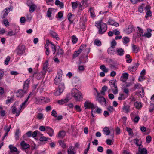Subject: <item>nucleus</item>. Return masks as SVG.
<instances>
[{"instance_id": "40", "label": "nucleus", "mask_w": 154, "mask_h": 154, "mask_svg": "<svg viewBox=\"0 0 154 154\" xmlns=\"http://www.w3.org/2000/svg\"><path fill=\"white\" fill-rule=\"evenodd\" d=\"M72 7L73 9H76L78 5L77 2H71Z\"/></svg>"}, {"instance_id": "46", "label": "nucleus", "mask_w": 154, "mask_h": 154, "mask_svg": "<svg viewBox=\"0 0 154 154\" xmlns=\"http://www.w3.org/2000/svg\"><path fill=\"white\" fill-rule=\"evenodd\" d=\"M108 87L106 86H103L102 88L101 91V93L103 95H105V91L107 89Z\"/></svg>"}, {"instance_id": "31", "label": "nucleus", "mask_w": 154, "mask_h": 154, "mask_svg": "<svg viewBox=\"0 0 154 154\" xmlns=\"http://www.w3.org/2000/svg\"><path fill=\"white\" fill-rule=\"evenodd\" d=\"M65 135L66 132L64 131H62L59 132L57 135V137L60 138H63L64 137Z\"/></svg>"}, {"instance_id": "28", "label": "nucleus", "mask_w": 154, "mask_h": 154, "mask_svg": "<svg viewBox=\"0 0 154 154\" xmlns=\"http://www.w3.org/2000/svg\"><path fill=\"white\" fill-rule=\"evenodd\" d=\"M11 10H11L10 8H7L5 9L3 11L4 12V13L3 16V18H5L6 16H7L10 11Z\"/></svg>"}, {"instance_id": "55", "label": "nucleus", "mask_w": 154, "mask_h": 154, "mask_svg": "<svg viewBox=\"0 0 154 154\" xmlns=\"http://www.w3.org/2000/svg\"><path fill=\"white\" fill-rule=\"evenodd\" d=\"M152 137L150 135L147 136L146 137V142L147 143H149L151 141Z\"/></svg>"}, {"instance_id": "63", "label": "nucleus", "mask_w": 154, "mask_h": 154, "mask_svg": "<svg viewBox=\"0 0 154 154\" xmlns=\"http://www.w3.org/2000/svg\"><path fill=\"white\" fill-rule=\"evenodd\" d=\"M10 60V57L9 56H7L5 60V63L6 65H8V62Z\"/></svg>"}, {"instance_id": "61", "label": "nucleus", "mask_w": 154, "mask_h": 154, "mask_svg": "<svg viewBox=\"0 0 154 154\" xmlns=\"http://www.w3.org/2000/svg\"><path fill=\"white\" fill-rule=\"evenodd\" d=\"M3 23L6 27L9 26V23L7 19H5L3 21Z\"/></svg>"}, {"instance_id": "64", "label": "nucleus", "mask_w": 154, "mask_h": 154, "mask_svg": "<svg viewBox=\"0 0 154 154\" xmlns=\"http://www.w3.org/2000/svg\"><path fill=\"white\" fill-rule=\"evenodd\" d=\"M80 53L77 51H75L73 54V57L75 58L78 56Z\"/></svg>"}, {"instance_id": "2", "label": "nucleus", "mask_w": 154, "mask_h": 154, "mask_svg": "<svg viewBox=\"0 0 154 154\" xmlns=\"http://www.w3.org/2000/svg\"><path fill=\"white\" fill-rule=\"evenodd\" d=\"M72 96L77 101H80L82 99V94L80 91L76 88H73L71 91Z\"/></svg>"}, {"instance_id": "22", "label": "nucleus", "mask_w": 154, "mask_h": 154, "mask_svg": "<svg viewBox=\"0 0 154 154\" xmlns=\"http://www.w3.org/2000/svg\"><path fill=\"white\" fill-rule=\"evenodd\" d=\"M50 34L51 36L55 38L56 40H58L59 39V38L58 37L57 34L54 31H50Z\"/></svg>"}, {"instance_id": "14", "label": "nucleus", "mask_w": 154, "mask_h": 154, "mask_svg": "<svg viewBox=\"0 0 154 154\" xmlns=\"http://www.w3.org/2000/svg\"><path fill=\"white\" fill-rule=\"evenodd\" d=\"M26 93V91L22 90H18L16 93V96L19 98H22Z\"/></svg>"}, {"instance_id": "50", "label": "nucleus", "mask_w": 154, "mask_h": 154, "mask_svg": "<svg viewBox=\"0 0 154 154\" xmlns=\"http://www.w3.org/2000/svg\"><path fill=\"white\" fill-rule=\"evenodd\" d=\"M122 39L123 40V42L125 44L128 43L129 41V38L127 37H123Z\"/></svg>"}, {"instance_id": "7", "label": "nucleus", "mask_w": 154, "mask_h": 154, "mask_svg": "<svg viewBox=\"0 0 154 154\" xmlns=\"http://www.w3.org/2000/svg\"><path fill=\"white\" fill-rule=\"evenodd\" d=\"M87 1L88 0H82L79 4V8L80 10H82L88 6L89 4L87 3Z\"/></svg>"}, {"instance_id": "10", "label": "nucleus", "mask_w": 154, "mask_h": 154, "mask_svg": "<svg viewBox=\"0 0 154 154\" xmlns=\"http://www.w3.org/2000/svg\"><path fill=\"white\" fill-rule=\"evenodd\" d=\"M32 94L31 92L25 101L20 105V107L19 108L20 111H21V109H24L26 107V106L28 104L27 103V101L30 97L32 96Z\"/></svg>"}, {"instance_id": "33", "label": "nucleus", "mask_w": 154, "mask_h": 154, "mask_svg": "<svg viewBox=\"0 0 154 154\" xmlns=\"http://www.w3.org/2000/svg\"><path fill=\"white\" fill-rule=\"evenodd\" d=\"M114 48L112 47H110L108 49V54H112L114 55L116 53V51H115Z\"/></svg>"}, {"instance_id": "59", "label": "nucleus", "mask_w": 154, "mask_h": 154, "mask_svg": "<svg viewBox=\"0 0 154 154\" xmlns=\"http://www.w3.org/2000/svg\"><path fill=\"white\" fill-rule=\"evenodd\" d=\"M94 43L95 45H97V46H99L101 45V42L100 41L96 39L95 40Z\"/></svg>"}, {"instance_id": "38", "label": "nucleus", "mask_w": 154, "mask_h": 154, "mask_svg": "<svg viewBox=\"0 0 154 154\" xmlns=\"http://www.w3.org/2000/svg\"><path fill=\"white\" fill-rule=\"evenodd\" d=\"M130 55L129 54H127L125 56V58L126 59V62L127 63H129L132 62V59L130 58Z\"/></svg>"}, {"instance_id": "58", "label": "nucleus", "mask_w": 154, "mask_h": 154, "mask_svg": "<svg viewBox=\"0 0 154 154\" xmlns=\"http://www.w3.org/2000/svg\"><path fill=\"white\" fill-rule=\"evenodd\" d=\"M152 16V12L150 10L146 12L145 15V17L147 18L149 17Z\"/></svg>"}, {"instance_id": "30", "label": "nucleus", "mask_w": 154, "mask_h": 154, "mask_svg": "<svg viewBox=\"0 0 154 154\" xmlns=\"http://www.w3.org/2000/svg\"><path fill=\"white\" fill-rule=\"evenodd\" d=\"M20 110H17V108L15 107H14L12 109V112L13 114H14L16 113V116H18L20 113Z\"/></svg>"}, {"instance_id": "13", "label": "nucleus", "mask_w": 154, "mask_h": 154, "mask_svg": "<svg viewBox=\"0 0 154 154\" xmlns=\"http://www.w3.org/2000/svg\"><path fill=\"white\" fill-rule=\"evenodd\" d=\"M21 148L23 150H25L30 147V146L24 141H22L20 143Z\"/></svg>"}, {"instance_id": "23", "label": "nucleus", "mask_w": 154, "mask_h": 154, "mask_svg": "<svg viewBox=\"0 0 154 154\" xmlns=\"http://www.w3.org/2000/svg\"><path fill=\"white\" fill-rule=\"evenodd\" d=\"M128 74L126 73L122 74L121 76L120 80L123 82H125L128 78Z\"/></svg>"}, {"instance_id": "36", "label": "nucleus", "mask_w": 154, "mask_h": 154, "mask_svg": "<svg viewBox=\"0 0 154 154\" xmlns=\"http://www.w3.org/2000/svg\"><path fill=\"white\" fill-rule=\"evenodd\" d=\"M134 142V143L137 146H141L142 142L139 139H135L133 140Z\"/></svg>"}, {"instance_id": "11", "label": "nucleus", "mask_w": 154, "mask_h": 154, "mask_svg": "<svg viewBox=\"0 0 154 154\" xmlns=\"http://www.w3.org/2000/svg\"><path fill=\"white\" fill-rule=\"evenodd\" d=\"M134 30L133 26L132 25H130L126 27L124 30L126 34H130L132 33Z\"/></svg>"}, {"instance_id": "39", "label": "nucleus", "mask_w": 154, "mask_h": 154, "mask_svg": "<svg viewBox=\"0 0 154 154\" xmlns=\"http://www.w3.org/2000/svg\"><path fill=\"white\" fill-rule=\"evenodd\" d=\"M55 4L57 5H59L61 8H63V4L58 0H56Z\"/></svg>"}, {"instance_id": "49", "label": "nucleus", "mask_w": 154, "mask_h": 154, "mask_svg": "<svg viewBox=\"0 0 154 154\" xmlns=\"http://www.w3.org/2000/svg\"><path fill=\"white\" fill-rule=\"evenodd\" d=\"M72 41L73 44L76 43L78 41V38L75 36L73 35L72 38Z\"/></svg>"}, {"instance_id": "17", "label": "nucleus", "mask_w": 154, "mask_h": 154, "mask_svg": "<svg viewBox=\"0 0 154 154\" xmlns=\"http://www.w3.org/2000/svg\"><path fill=\"white\" fill-rule=\"evenodd\" d=\"M141 154H147V151L146 149L144 148L143 146H139L138 148V152Z\"/></svg>"}, {"instance_id": "60", "label": "nucleus", "mask_w": 154, "mask_h": 154, "mask_svg": "<svg viewBox=\"0 0 154 154\" xmlns=\"http://www.w3.org/2000/svg\"><path fill=\"white\" fill-rule=\"evenodd\" d=\"M20 131L19 130L17 131L15 134V137L16 140H18L19 139V135L20 133Z\"/></svg>"}, {"instance_id": "47", "label": "nucleus", "mask_w": 154, "mask_h": 154, "mask_svg": "<svg viewBox=\"0 0 154 154\" xmlns=\"http://www.w3.org/2000/svg\"><path fill=\"white\" fill-rule=\"evenodd\" d=\"M16 34V32H14L13 30H11L9 31L7 34V35L9 36H11L14 35Z\"/></svg>"}, {"instance_id": "26", "label": "nucleus", "mask_w": 154, "mask_h": 154, "mask_svg": "<svg viewBox=\"0 0 154 154\" xmlns=\"http://www.w3.org/2000/svg\"><path fill=\"white\" fill-rule=\"evenodd\" d=\"M29 82L30 79H28L25 82L23 88L24 91H26L28 89L29 87Z\"/></svg>"}, {"instance_id": "37", "label": "nucleus", "mask_w": 154, "mask_h": 154, "mask_svg": "<svg viewBox=\"0 0 154 154\" xmlns=\"http://www.w3.org/2000/svg\"><path fill=\"white\" fill-rule=\"evenodd\" d=\"M134 106L137 109H140L142 107L141 104L140 102H135L134 104Z\"/></svg>"}, {"instance_id": "3", "label": "nucleus", "mask_w": 154, "mask_h": 154, "mask_svg": "<svg viewBox=\"0 0 154 154\" xmlns=\"http://www.w3.org/2000/svg\"><path fill=\"white\" fill-rule=\"evenodd\" d=\"M65 88L64 85L63 83H61L59 85L57 89L54 92V94L56 96L60 95L63 91Z\"/></svg>"}, {"instance_id": "51", "label": "nucleus", "mask_w": 154, "mask_h": 154, "mask_svg": "<svg viewBox=\"0 0 154 154\" xmlns=\"http://www.w3.org/2000/svg\"><path fill=\"white\" fill-rule=\"evenodd\" d=\"M126 130L128 132L129 135H133V132L131 128L128 127H127L126 128Z\"/></svg>"}, {"instance_id": "57", "label": "nucleus", "mask_w": 154, "mask_h": 154, "mask_svg": "<svg viewBox=\"0 0 154 154\" xmlns=\"http://www.w3.org/2000/svg\"><path fill=\"white\" fill-rule=\"evenodd\" d=\"M139 93H140V95L141 97H142L144 96V92L143 88V87L140 89V90L139 91Z\"/></svg>"}, {"instance_id": "16", "label": "nucleus", "mask_w": 154, "mask_h": 154, "mask_svg": "<svg viewBox=\"0 0 154 154\" xmlns=\"http://www.w3.org/2000/svg\"><path fill=\"white\" fill-rule=\"evenodd\" d=\"M137 35L139 37H142L144 34L143 29L137 26Z\"/></svg>"}, {"instance_id": "9", "label": "nucleus", "mask_w": 154, "mask_h": 154, "mask_svg": "<svg viewBox=\"0 0 154 154\" xmlns=\"http://www.w3.org/2000/svg\"><path fill=\"white\" fill-rule=\"evenodd\" d=\"M114 131L113 128L112 127H105L103 129L104 134L106 135H109L110 133V131Z\"/></svg>"}, {"instance_id": "32", "label": "nucleus", "mask_w": 154, "mask_h": 154, "mask_svg": "<svg viewBox=\"0 0 154 154\" xmlns=\"http://www.w3.org/2000/svg\"><path fill=\"white\" fill-rule=\"evenodd\" d=\"M9 147L11 152H17V149L16 147L13 146L11 145H10Z\"/></svg>"}, {"instance_id": "27", "label": "nucleus", "mask_w": 154, "mask_h": 154, "mask_svg": "<svg viewBox=\"0 0 154 154\" xmlns=\"http://www.w3.org/2000/svg\"><path fill=\"white\" fill-rule=\"evenodd\" d=\"M68 154H75L76 151L74 150V148L72 146H70L68 149Z\"/></svg>"}, {"instance_id": "24", "label": "nucleus", "mask_w": 154, "mask_h": 154, "mask_svg": "<svg viewBox=\"0 0 154 154\" xmlns=\"http://www.w3.org/2000/svg\"><path fill=\"white\" fill-rule=\"evenodd\" d=\"M139 65L138 63H135L133 66H129L128 67V69L130 71L133 72L136 69Z\"/></svg>"}, {"instance_id": "42", "label": "nucleus", "mask_w": 154, "mask_h": 154, "mask_svg": "<svg viewBox=\"0 0 154 154\" xmlns=\"http://www.w3.org/2000/svg\"><path fill=\"white\" fill-rule=\"evenodd\" d=\"M100 69L105 73H107L108 72V69L106 68L104 65H101L100 66Z\"/></svg>"}, {"instance_id": "1", "label": "nucleus", "mask_w": 154, "mask_h": 154, "mask_svg": "<svg viewBox=\"0 0 154 154\" xmlns=\"http://www.w3.org/2000/svg\"><path fill=\"white\" fill-rule=\"evenodd\" d=\"M95 26L98 29L99 33L103 34L107 29V26L106 24L102 22V20H100L95 22Z\"/></svg>"}, {"instance_id": "8", "label": "nucleus", "mask_w": 154, "mask_h": 154, "mask_svg": "<svg viewBox=\"0 0 154 154\" xmlns=\"http://www.w3.org/2000/svg\"><path fill=\"white\" fill-rule=\"evenodd\" d=\"M71 99V97L70 94H68L66 97L65 99H61L57 101V103L60 105H62L64 103L68 102Z\"/></svg>"}, {"instance_id": "19", "label": "nucleus", "mask_w": 154, "mask_h": 154, "mask_svg": "<svg viewBox=\"0 0 154 154\" xmlns=\"http://www.w3.org/2000/svg\"><path fill=\"white\" fill-rule=\"evenodd\" d=\"M116 53L118 55L122 56L124 54V50L121 48H117L116 49Z\"/></svg>"}, {"instance_id": "34", "label": "nucleus", "mask_w": 154, "mask_h": 154, "mask_svg": "<svg viewBox=\"0 0 154 154\" xmlns=\"http://www.w3.org/2000/svg\"><path fill=\"white\" fill-rule=\"evenodd\" d=\"M127 95H126L122 94H119V96L118 98V99L119 100H124L127 97Z\"/></svg>"}, {"instance_id": "15", "label": "nucleus", "mask_w": 154, "mask_h": 154, "mask_svg": "<svg viewBox=\"0 0 154 154\" xmlns=\"http://www.w3.org/2000/svg\"><path fill=\"white\" fill-rule=\"evenodd\" d=\"M96 99L101 105H105L106 104V100L104 97L97 96Z\"/></svg>"}, {"instance_id": "41", "label": "nucleus", "mask_w": 154, "mask_h": 154, "mask_svg": "<svg viewBox=\"0 0 154 154\" xmlns=\"http://www.w3.org/2000/svg\"><path fill=\"white\" fill-rule=\"evenodd\" d=\"M40 100L42 101H43L44 103H48L49 102L50 99L48 98H45L44 97H42L40 98Z\"/></svg>"}, {"instance_id": "29", "label": "nucleus", "mask_w": 154, "mask_h": 154, "mask_svg": "<svg viewBox=\"0 0 154 154\" xmlns=\"http://www.w3.org/2000/svg\"><path fill=\"white\" fill-rule=\"evenodd\" d=\"M61 78L58 77V76L57 75L54 79V83L57 85H60L61 83H63V82H61Z\"/></svg>"}, {"instance_id": "6", "label": "nucleus", "mask_w": 154, "mask_h": 154, "mask_svg": "<svg viewBox=\"0 0 154 154\" xmlns=\"http://www.w3.org/2000/svg\"><path fill=\"white\" fill-rule=\"evenodd\" d=\"M84 107L86 109L91 108L92 109H95L97 107V105H94L90 102L86 101L84 103Z\"/></svg>"}, {"instance_id": "48", "label": "nucleus", "mask_w": 154, "mask_h": 154, "mask_svg": "<svg viewBox=\"0 0 154 154\" xmlns=\"http://www.w3.org/2000/svg\"><path fill=\"white\" fill-rule=\"evenodd\" d=\"M133 51L135 53L138 51L139 48L136 45H133L132 46Z\"/></svg>"}, {"instance_id": "53", "label": "nucleus", "mask_w": 154, "mask_h": 154, "mask_svg": "<svg viewBox=\"0 0 154 154\" xmlns=\"http://www.w3.org/2000/svg\"><path fill=\"white\" fill-rule=\"evenodd\" d=\"M57 54L59 55H60L61 56L62 55L63 53V51L62 50L59 48L57 49Z\"/></svg>"}, {"instance_id": "44", "label": "nucleus", "mask_w": 154, "mask_h": 154, "mask_svg": "<svg viewBox=\"0 0 154 154\" xmlns=\"http://www.w3.org/2000/svg\"><path fill=\"white\" fill-rule=\"evenodd\" d=\"M50 44L51 45V48L52 49V51L53 52V54H54L56 51L55 46L54 44H53L52 42H51Z\"/></svg>"}, {"instance_id": "4", "label": "nucleus", "mask_w": 154, "mask_h": 154, "mask_svg": "<svg viewBox=\"0 0 154 154\" xmlns=\"http://www.w3.org/2000/svg\"><path fill=\"white\" fill-rule=\"evenodd\" d=\"M109 85L112 92L114 94H116L118 93L117 87L113 80H111L109 82Z\"/></svg>"}, {"instance_id": "35", "label": "nucleus", "mask_w": 154, "mask_h": 154, "mask_svg": "<svg viewBox=\"0 0 154 154\" xmlns=\"http://www.w3.org/2000/svg\"><path fill=\"white\" fill-rule=\"evenodd\" d=\"M52 11V8H49L47 12V17H48L49 18L50 20L52 19V18H51V14Z\"/></svg>"}, {"instance_id": "25", "label": "nucleus", "mask_w": 154, "mask_h": 154, "mask_svg": "<svg viewBox=\"0 0 154 154\" xmlns=\"http://www.w3.org/2000/svg\"><path fill=\"white\" fill-rule=\"evenodd\" d=\"M130 106L128 105H124L122 108L123 112L126 113H128L130 111Z\"/></svg>"}, {"instance_id": "54", "label": "nucleus", "mask_w": 154, "mask_h": 154, "mask_svg": "<svg viewBox=\"0 0 154 154\" xmlns=\"http://www.w3.org/2000/svg\"><path fill=\"white\" fill-rule=\"evenodd\" d=\"M152 34L151 33L146 32L143 34L142 37H145L149 38L151 37Z\"/></svg>"}, {"instance_id": "45", "label": "nucleus", "mask_w": 154, "mask_h": 154, "mask_svg": "<svg viewBox=\"0 0 154 154\" xmlns=\"http://www.w3.org/2000/svg\"><path fill=\"white\" fill-rule=\"evenodd\" d=\"M89 10L91 17L92 18L94 17H95V14L93 8L92 7L90 8Z\"/></svg>"}, {"instance_id": "52", "label": "nucleus", "mask_w": 154, "mask_h": 154, "mask_svg": "<svg viewBox=\"0 0 154 154\" xmlns=\"http://www.w3.org/2000/svg\"><path fill=\"white\" fill-rule=\"evenodd\" d=\"M73 16V14L71 13H69L68 14V19L69 20V21L71 23H72V17Z\"/></svg>"}, {"instance_id": "20", "label": "nucleus", "mask_w": 154, "mask_h": 154, "mask_svg": "<svg viewBox=\"0 0 154 154\" xmlns=\"http://www.w3.org/2000/svg\"><path fill=\"white\" fill-rule=\"evenodd\" d=\"M48 61H46L44 64V67H43V71H42L41 72V75H44L45 73L46 72L47 69V68L48 67Z\"/></svg>"}, {"instance_id": "18", "label": "nucleus", "mask_w": 154, "mask_h": 154, "mask_svg": "<svg viewBox=\"0 0 154 154\" xmlns=\"http://www.w3.org/2000/svg\"><path fill=\"white\" fill-rule=\"evenodd\" d=\"M107 23L109 25H113L116 27L118 26H119V24L117 22L115 21L111 18L109 19Z\"/></svg>"}, {"instance_id": "43", "label": "nucleus", "mask_w": 154, "mask_h": 154, "mask_svg": "<svg viewBox=\"0 0 154 154\" xmlns=\"http://www.w3.org/2000/svg\"><path fill=\"white\" fill-rule=\"evenodd\" d=\"M36 118L38 120H43L44 119L43 114L41 113H39L37 115Z\"/></svg>"}, {"instance_id": "12", "label": "nucleus", "mask_w": 154, "mask_h": 154, "mask_svg": "<svg viewBox=\"0 0 154 154\" xmlns=\"http://www.w3.org/2000/svg\"><path fill=\"white\" fill-rule=\"evenodd\" d=\"M28 5L29 7V11L31 13H33L37 7V5L33 3L28 4Z\"/></svg>"}, {"instance_id": "21", "label": "nucleus", "mask_w": 154, "mask_h": 154, "mask_svg": "<svg viewBox=\"0 0 154 154\" xmlns=\"http://www.w3.org/2000/svg\"><path fill=\"white\" fill-rule=\"evenodd\" d=\"M46 131L50 136H53L54 134L53 130L50 127L48 126L46 127Z\"/></svg>"}, {"instance_id": "56", "label": "nucleus", "mask_w": 154, "mask_h": 154, "mask_svg": "<svg viewBox=\"0 0 154 154\" xmlns=\"http://www.w3.org/2000/svg\"><path fill=\"white\" fill-rule=\"evenodd\" d=\"M59 145L63 148H65L66 146L65 143L61 140H59Z\"/></svg>"}, {"instance_id": "5", "label": "nucleus", "mask_w": 154, "mask_h": 154, "mask_svg": "<svg viewBox=\"0 0 154 154\" xmlns=\"http://www.w3.org/2000/svg\"><path fill=\"white\" fill-rule=\"evenodd\" d=\"M25 49V47L24 45H19L17 47L15 51L17 55L20 56L24 53Z\"/></svg>"}, {"instance_id": "62", "label": "nucleus", "mask_w": 154, "mask_h": 154, "mask_svg": "<svg viewBox=\"0 0 154 154\" xmlns=\"http://www.w3.org/2000/svg\"><path fill=\"white\" fill-rule=\"evenodd\" d=\"M117 44L116 42L114 40H113L111 43V47H112L113 48H114L116 46Z\"/></svg>"}]
</instances>
